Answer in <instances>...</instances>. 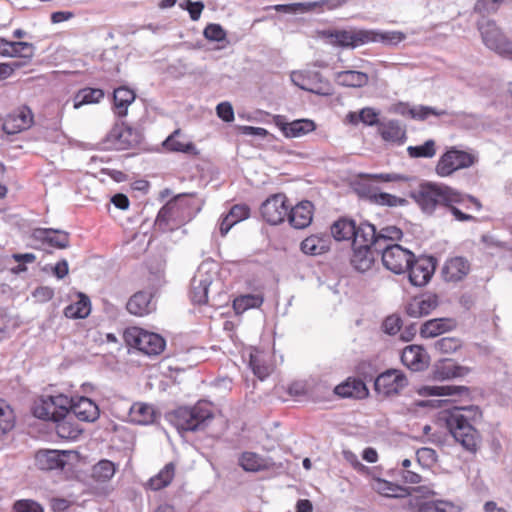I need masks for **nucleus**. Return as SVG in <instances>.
I'll use <instances>...</instances> for the list:
<instances>
[{
  "label": "nucleus",
  "instance_id": "obj_40",
  "mask_svg": "<svg viewBox=\"0 0 512 512\" xmlns=\"http://www.w3.org/2000/svg\"><path fill=\"white\" fill-rule=\"evenodd\" d=\"M334 392L335 394L343 398H362L367 395L368 390L363 381L357 379H349L346 382L337 385L334 388Z\"/></svg>",
  "mask_w": 512,
  "mask_h": 512
},
{
  "label": "nucleus",
  "instance_id": "obj_6",
  "mask_svg": "<svg viewBox=\"0 0 512 512\" xmlns=\"http://www.w3.org/2000/svg\"><path fill=\"white\" fill-rule=\"evenodd\" d=\"M127 343L148 356H156L165 349L166 342L159 334L132 328L125 333Z\"/></svg>",
  "mask_w": 512,
  "mask_h": 512
},
{
  "label": "nucleus",
  "instance_id": "obj_33",
  "mask_svg": "<svg viewBox=\"0 0 512 512\" xmlns=\"http://www.w3.org/2000/svg\"><path fill=\"white\" fill-rule=\"evenodd\" d=\"M74 416L68 410V413L60 417L55 423L56 433L60 438L74 440L78 438L83 429L79 424L74 422Z\"/></svg>",
  "mask_w": 512,
  "mask_h": 512
},
{
  "label": "nucleus",
  "instance_id": "obj_13",
  "mask_svg": "<svg viewBox=\"0 0 512 512\" xmlns=\"http://www.w3.org/2000/svg\"><path fill=\"white\" fill-rule=\"evenodd\" d=\"M407 383L406 376L400 370L389 369L377 376L374 387L378 394L393 396L406 387Z\"/></svg>",
  "mask_w": 512,
  "mask_h": 512
},
{
  "label": "nucleus",
  "instance_id": "obj_12",
  "mask_svg": "<svg viewBox=\"0 0 512 512\" xmlns=\"http://www.w3.org/2000/svg\"><path fill=\"white\" fill-rule=\"evenodd\" d=\"M142 134L131 127L115 125L108 133L106 142L114 150H126L141 142Z\"/></svg>",
  "mask_w": 512,
  "mask_h": 512
},
{
  "label": "nucleus",
  "instance_id": "obj_21",
  "mask_svg": "<svg viewBox=\"0 0 512 512\" xmlns=\"http://www.w3.org/2000/svg\"><path fill=\"white\" fill-rule=\"evenodd\" d=\"M67 451L40 450L35 455V464L41 470L62 469L66 465Z\"/></svg>",
  "mask_w": 512,
  "mask_h": 512
},
{
  "label": "nucleus",
  "instance_id": "obj_49",
  "mask_svg": "<svg viewBox=\"0 0 512 512\" xmlns=\"http://www.w3.org/2000/svg\"><path fill=\"white\" fill-rule=\"evenodd\" d=\"M40 237L48 242L51 246L64 249L69 246V236L66 232L56 231L53 229L39 230Z\"/></svg>",
  "mask_w": 512,
  "mask_h": 512
},
{
  "label": "nucleus",
  "instance_id": "obj_35",
  "mask_svg": "<svg viewBox=\"0 0 512 512\" xmlns=\"http://www.w3.org/2000/svg\"><path fill=\"white\" fill-rule=\"evenodd\" d=\"M468 389L464 386L456 385H424L418 389V394L424 397H442L462 395Z\"/></svg>",
  "mask_w": 512,
  "mask_h": 512
},
{
  "label": "nucleus",
  "instance_id": "obj_43",
  "mask_svg": "<svg viewBox=\"0 0 512 512\" xmlns=\"http://www.w3.org/2000/svg\"><path fill=\"white\" fill-rule=\"evenodd\" d=\"M378 131L385 141L402 142L405 138V130L395 120L379 123Z\"/></svg>",
  "mask_w": 512,
  "mask_h": 512
},
{
  "label": "nucleus",
  "instance_id": "obj_8",
  "mask_svg": "<svg viewBox=\"0 0 512 512\" xmlns=\"http://www.w3.org/2000/svg\"><path fill=\"white\" fill-rule=\"evenodd\" d=\"M474 162L475 157L472 154L452 147L440 156L435 171L440 177H448L458 170L472 166Z\"/></svg>",
  "mask_w": 512,
  "mask_h": 512
},
{
  "label": "nucleus",
  "instance_id": "obj_17",
  "mask_svg": "<svg viewBox=\"0 0 512 512\" xmlns=\"http://www.w3.org/2000/svg\"><path fill=\"white\" fill-rule=\"evenodd\" d=\"M275 124L287 138H299L316 129L315 122L310 119H297L287 122L284 117L276 116Z\"/></svg>",
  "mask_w": 512,
  "mask_h": 512
},
{
  "label": "nucleus",
  "instance_id": "obj_11",
  "mask_svg": "<svg viewBox=\"0 0 512 512\" xmlns=\"http://www.w3.org/2000/svg\"><path fill=\"white\" fill-rule=\"evenodd\" d=\"M189 220L184 215V207L179 198L171 200L164 205L156 218V226L162 231H172Z\"/></svg>",
  "mask_w": 512,
  "mask_h": 512
},
{
  "label": "nucleus",
  "instance_id": "obj_15",
  "mask_svg": "<svg viewBox=\"0 0 512 512\" xmlns=\"http://www.w3.org/2000/svg\"><path fill=\"white\" fill-rule=\"evenodd\" d=\"M287 199L284 194H275L266 199L260 208L263 219L271 224L277 225L287 218L289 206L286 204Z\"/></svg>",
  "mask_w": 512,
  "mask_h": 512
},
{
  "label": "nucleus",
  "instance_id": "obj_53",
  "mask_svg": "<svg viewBox=\"0 0 512 512\" xmlns=\"http://www.w3.org/2000/svg\"><path fill=\"white\" fill-rule=\"evenodd\" d=\"M15 425V416L11 407L0 399V432L3 434L13 429Z\"/></svg>",
  "mask_w": 512,
  "mask_h": 512
},
{
  "label": "nucleus",
  "instance_id": "obj_60",
  "mask_svg": "<svg viewBox=\"0 0 512 512\" xmlns=\"http://www.w3.org/2000/svg\"><path fill=\"white\" fill-rule=\"evenodd\" d=\"M249 213L250 209L247 205L237 204L230 209L227 215L231 221L237 224L238 222L247 219L249 217Z\"/></svg>",
  "mask_w": 512,
  "mask_h": 512
},
{
  "label": "nucleus",
  "instance_id": "obj_42",
  "mask_svg": "<svg viewBox=\"0 0 512 512\" xmlns=\"http://www.w3.org/2000/svg\"><path fill=\"white\" fill-rule=\"evenodd\" d=\"M239 464L245 471L249 472H257L271 466L269 459H265L254 452H244L239 458Z\"/></svg>",
  "mask_w": 512,
  "mask_h": 512
},
{
  "label": "nucleus",
  "instance_id": "obj_57",
  "mask_svg": "<svg viewBox=\"0 0 512 512\" xmlns=\"http://www.w3.org/2000/svg\"><path fill=\"white\" fill-rule=\"evenodd\" d=\"M204 37L209 41L221 42L226 39V32L220 24H208L204 31Z\"/></svg>",
  "mask_w": 512,
  "mask_h": 512
},
{
  "label": "nucleus",
  "instance_id": "obj_23",
  "mask_svg": "<svg viewBox=\"0 0 512 512\" xmlns=\"http://www.w3.org/2000/svg\"><path fill=\"white\" fill-rule=\"evenodd\" d=\"M313 218V204L310 201H302L287 213L290 225L296 229H304L309 226Z\"/></svg>",
  "mask_w": 512,
  "mask_h": 512
},
{
  "label": "nucleus",
  "instance_id": "obj_31",
  "mask_svg": "<svg viewBox=\"0 0 512 512\" xmlns=\"http://www.w3.org/2000/svg\"><path fill=\"white\" fill-rule=\"evenodd\" d=\"M455 327V321L450 318H435L426 321L421 329L420 335L423 338H434L442 333L448 332Z\"/></svg>",
  "mask_w": 512,
  "mask_h": 512
},
{
  "label": "nucleus",
  "instance_id": "obj_30",
  "mask_svg": "<svg viewBox=\"0 0 512 512\" xmlns=\"http://www.w3.org/2000/svg\"><path fill=\"white\" fill-rule=\"evenodd\" d=\"M268 358L266 353L258 349L251 350L249 354V366L260 380H264L272 372L273 367Z\"/></svg>",
  "mask_w": 512,
  "mask_h": 512
},
{
  "label": "nucleus",
  "instance_id": "obj_56",
  "mask_svg": "<svg viewBox=\"0 0 512 512\" xmlns=\"http://www.w3.org/2000/svg\"><path fill=\"white\" fill-rule=\"evenodd\" d=\"M461 347V341L455 337H443L434 343L436 351L443 354H450Z\"/></svg>",
  "mask_w": 512,
  "mask_h": 512
},
{
  "label": "nucleus",
  "instance_id": "obj_55",
  "mask_svg": "<svg viewBox=\"0 0 512 512\" xmlns=\"http://www.w3.org/2000/svg\"><path fill=\"white\" fill-rule=\"evenodd\" d=\"M374 34V40L372 42H382L387 44H398L403 41L406 36L400 31H385L380 32L376 30H370Z\"/></svg>",
  "mask_w": 512,
  "mask_h": 512
},
{
  "label": "nucleus",
  "instance_id": "obj_52",
  "mask_svg": "<svg viewBox=\"0 0 512 512\" xmlns=\"http://www.w3.org/2000/svg\"><path fill=\"white\" fill-rule=\"evenodd\" d=\"M10 51L12 54L9 58H21L31 61L35 54V47L29 42L13 41Z\"/></svg>",
  "mask_w": 512,
  "mask_h": 512
},
{
  "label": "nucleus",
  "instance_id": "obj_22",
  "mask_svg": "<svg viewBox=\"0 0 512 512\" xmlns=\"http://www.w3.org/2000/svg\"><path fill=\"white\" fill-rule=\"evenodd\" d=\"M126 308L129 313L142 317L155 311L156 305L151 292L139 291L129 299Z\"/></svg>",
  "mask_w": 512,
  "mask_h": 512
},
{
  "label": "nucleus",
  "instance_id": "obj_29",
  "mask_svg": "<svg viewBox=\"0 0 512 512\" xmlns=\"http://www.w3.org/2000/svg\"><path fill=\"white\" fill-rule=\"evenodd\" d=\"M319 77L320 75L318 72L295 71L291 74L292 82L302 90L316 94H324V91L318 83Z\"/></svg>",
  "mask_w": 512,
  "mask_h": 512
},
{
  "label": "nucleus",
  "instance_id": "obj_19",
  "mask_svg": "<svg viewBox=\"0 0 512 512\" xmlns=\"http://www.w3.org/2000/svg\"><path fill=\"white\" fill-rule=\"evenodd\" d=\"M32 123V111L28 107H22L7 115L2 127L5 133L12 135L28 129Z\"/></svg>",
  "mask_w": 512,
  "mask_h": 512
},
{
  "label": "nucleus",
  "instance_id": "obj_61",
  "mask_svg": "<svg viewBox=\"0 0 512 512\" xmlns=\"http://www.w3.org/2000/svg\"><path fill=\"white\" fill-rule=\"evenodd\" d=\"M401 318L397 315H390L385 318L382 324V329L385 333L389 335H395L399 332L401 328Z\"/></svg>",
  "mask_w": 512,
  "mask_h": 512
},
{
  "label": "nucleus",
  "instance_id": "obj_1",
  "mask_svg": "<svg viewBox=\"0 0 512 512\" xmlns=\"http://www.w3.org/2000/svg\"><path fill=\"white\" fill-rule=\"evenodd\" d=\"M410 197L416 202L421 211L427 215H433L438 210L450 212L459 222L472 221L475 218L467 212L474 208L480 211L482 205L473 196L463 194L457 189L443 183L425 181L410 192Z\"/></svg>",
  "mask_w": 512,
  "mask_h": 512
},
{
  "label": "nucleus",
  "instance_id": "obj_26",
  "mask_svg": "<svg viewBox=\"0 0 512 512\" xmlns=\"http://www.w3.org/2000/svg\"><path fill=\"white\" fill-rule=\"evenodd\" d=\"M401 361L409 369L421 371L427 366V354L421 346L410 345L402 351Z\"/></svg>",
  "mask_w": 512,
  "mask_h": 512
},
{
  "label": "nucleus",
  "instance_id": "obj_64",
  "mask_svg": "<svg viewBox=\"0 0 512 512\" xmlns=\"http://www.w3.org/2000/svg\"><path fill=\"white\" fill-rule=\"evenodd\" d=\"M359 120L369 126L375 125L378 122V113L372 108H364L359 113Z\"/></svg>",
  "mask_w": 512,
  "mask_h": 512
},
{
  "label": "nucleus",
  "instance_id": "obj_4",
  "mask_svg": "<svg viewBox=\"0 0 512 512\" xmlns=\"http://www.w3.org/2000/svg\"><path fill=\"white\" fill-rule=\"evenodd\" d=\"M321 35L333 46L350 49L372 43V40L375 39L374 34L370 30L357 28L325 30Z\"/></svg>",
  "mask_w": 512,
  "mask_h": 512
},
{
  "label": "nucleus",
  "instance_id": "obj_58",
  "mask_svg": "<svg viewBox=\"0 0 512 512\" xmlns=\"http://www.w3.org/2000/svg\"><path fill=\"white\" fill-rule=\"evenodd\" d=\"M13 512H44V509L32 499H20L13 504Z\"/></svg>",
  "mask_w": 512,
  "mask_h": 512
},
{
  "label": "nucleus",
  "instance_id": "obj_54",
  "mask_svg": "<svg viewBox=\"0 0 512 512\" xmlns=\"http://www.w3.org/2000/svg\"><path fill=\"white\" fill-rule=\"evenodd\" d=\"M419 512H458V507L447 501H430L423 503Z\"/></svg>",
  "mask_w": 512,
  "mask_h": 512
},
{
  "label": "nucleus",
  "instance_id": "obj_27",
  "mask_svg": "<svg viewBox=\"0 0 512 512\" xmlns=\"http://www.w3.org/2000/svg\"><path fill=\"white\" fill-rule=\"evenodd\" d=\"M469 373V369L456 364L452 360L439 361L433 370V377L436 380H448L453 378L464 377Z\"/></svg>",
  "mask_w": 512,
  "mask_h": 512
},
{
  "label": "nucleus",
  "instance_id": "obj_32",
  "mask_svg": "<svg viewBox=\"0 0 512 512\" xmlns=\"http://www.w3.org/2000/svg\"><path fill=\"white\" fill-rule=\"evenodd\" d=\"M403 232L400 228L396 226H386L383 227L379 232L376 231L374 227V235L370 241V244L374 245V249H382L385 245H394L390 243L392 241H398L402 238Z\"/></svg>",
  "mask_w": 512,
  "mask_h": 512
},
{
  "label": "nucleus",
  "instance_id": "obj_5",
  "mask_svg": "<svg viewBox=\"0 0 512 512\" xmlns=\"http://www.w3.org/2000/svg\"><path fill=\"white\" fill-rule=\"evenodd\" d=\"M217 275V264L213 261L202 262L191 280L190 298L194 304H205L208 291Z\"/></svg>",
  "mask_w": 512,
  "mask_h": 512
},
{
  "label": "nucleus",
  "instance_id": "obj_14",
  "mask_svg": "<svg viewBox=\"0 0 512 512\" xmlns=\"http://www.w3.org/2000/svg\"><path fill=\"white\" fill-rule=\"evenodd\" d=\"M435 267L436 263L433 257L421 256L415 258L413 256L411 265L406 270L408 271L410 283L418 287L426 285L434 274Z\"/></svg>",
  "mask_w": 512,
  "mask_h": 512
},
{
  "label": "nucleus",
  "instance_id": "obj_3",
  "mask_svg": "<svg viewBox=\"0 0 512 512\" xmlns=\"http://www.w3.org/2000/svg\"><path fill=\"white\" fill-rule=\"evenodd\" d=\"M212 418V405L206 401H199L192 407H179L174 412L175 426L182 431L202 430Z\"/></svg>",
  "mask_w": 512,
  "mask_h": 512
},
{
  "label": "nucleus",
  "instance_id": "obj_41",
  "mask_svg": "<svg viewBox=\"0 0 512 512\" xmlns=\"http://www.w3.org/2000/svg\"><path fill=\"white\" fill-rule=\"evenodd\" d=\"M175 476V465L173 463L166 464L158 474L151 477L146 483V487L153 491L161 490L167 487Z\"/></svg>",
  "mask_w": 512,
  "mask_h": 512
},
{
  "label": "nucleus",
  "instance_id": "obj_10",
  "mask_svg": "<svg viewBox=\"0 0 512 512\" xmlns=\"http://www.w3.org/2000/svg\"><path fill=\"white\" fill-rule=\"evenodd\" d=\"M375 251L377 255L381 254L384 267L395 274L404 273L411 265L414 256L411 251L396 243L385 245L384 248Z\"/></svg>",
  "mask_w": 512,
  "mask_h": 512
},
{
  "label": "nucleus",
  "instance_id": "obj_24",
  "mask_svg": "<svg viewBox=\"0 0 512 512\" xmlns=\"http://www.w3.org/2000/svg\"><path fill=\"white\" fill-rule=\"evenodd\" d=\"M438 305L435 295H423L414 297L406 305V313L413 318L428 315Z\"/></svg>",
  "mask_w": 512,
  "mask_h": 512
},
{
  "label": "nucleus",
  "instance_id": "obj_34",
  "mask_svg": "<svg viewBox=\"0 0 512 512\" xmlns=\"http://www.w3.org/2000/svg\"><path fill=\"white\" fill-rule=\"evenodd\" d=\"M335 81L344 87L361 88L368 84L369 76L361 71L345 70L335 74Z\"/></svg>",
  "mask_w": 512,
  "mask_h": 512
},
{
  "label": "nucleus",
  "instance_id": "obj_2",
  "mask_svg": "<svg viewBox=\"0 0 512 512\" xmlns=\"http://www.w3.org/2000/svg\"><path fill=\"white\" fill-rule=\"evenodd\" d=\"M478 408L474 406L455 408L446 416V425L454 439L462 447L475 453L480 443V435L471 423L472 416L477 414Z\"/></svg>",
  "mask_w": 512,
  "mask_h": 512
},
{
  "label": "nucleus",
  "instance_id": "obj_37",
  "mask_svg": "<svg viewBox=\"0 0 512 512\" xmlns=\"http://www.w3.org/2000/svg\"><path fill=\"white\" fill-rule=\"evenodd\" d=\"M395 111L401 115H410L413 119L426 120L430 116H442L446 112L444 110H437L429 106H415L409 107L406 104L400 103L396 106Z\"/></svg>",
  "mask_w": 512,
  "mask_h": 512
},
{
  "label": "nucleus",
  "instance_id": "obj_9",
  "mask_svg": "<svg viewBox=\"0 0 512 512\" xmlns=\"http://www.w3.org/2000/svg\"><path fill=\"white\" fill-rule=\"evenodd\" d=\"M70 398L63 395L42 397L34 406L33 414L42 420L56 422L68 413Z\"/></svg>",
  "mask_w": 512,
  "mask_h": 512
},
{
  "label": "nucleus",
  "instance_id": "obj_20",
  "mask_svg": "<svg viewBox=\"0 0 512 512\" xmlns=\"http://www.w3.org/2000/svg\"><path fill=\"white\" fill-rule=\"evenodd\" d=\"M470 270L471 265L468 259L462 256H455L446 260L442 268V274L446 281L458 282L463 280Z\"/></svg>",
  "mask_w": 512,
  "mask_h": 512
},
{
  "label": "nucleus",
  "instance_id": "obj_39",
  "mask_svg": "<svg viewBox=\"0 0 512 512\" xmlns=\"http://www.w3.org/2000/svg\"><path fill=\"white\" fill-rule=\"evenodd\" d=\"M77 297V301L71 303L64 309V315L67 318L83 319L91 312V302L89 297L83 293H78Z\"/></svg>",
  "mask_w": 512,
  "mask_h": 512
},
{
  "label": "nucleus",
  "instance_id": "obj_48",
  "mask_svg": "<svg viewBox=\"0 0 512 512\" xmlns=\"http://www.w3.org/2000/svg\"><path fill=\"white\" fill-rule=\"evenodd\" d=\"M263 300V297L259 294L240 295L233 301V308L237 314H240L248 309L260 307Z\"/></svg>",
  "mask_w": 512,
  "mask_h": 512
},
{
  "label": "nucleus",
  "instance_id": "obj_38",
  "mask_svg": "<svg viewBox=\"0 0 512 512\" xmlns=\"http://www.w3.org/2000/svg\"><path fill=\"white\" fill-rule=\"evenodd\" d=\"M129 419L139 425L151 424L155 419L154 408L146 403H134L129 409Z\"/></svg>",
  "mask_w": 512,
  "mask_h": 512
},
{
  "label": "nucleus",
  "instance_id": "obj_63",
  "mask_svg": "<svg viewBox=\"0 0 512 512\" xmlns=\"http://www.w3.org/2000/svg\"><path fill=\"white\" fill-rule=\"evenodd\" d=\"M217 115L223 121L230 122L234 119V111L229 102H222L217 105Z\"/></svg>",
  "mask_w": 512,
  "mask_h": 512
},
{
  "label": "nucleus",
  "instance_id": "obj_7",
  "mask_svg": "<svg viewBox=\"0 0 512 512\" xmlns=\"http://www.w3.org/2000/svg\"><path fill=\"white\" fill-rule=\"evenodd\" d=\"M331 234L337 241L352 240V243H359L373 237L374 225L363 222L357 226L353 220L342 218L331 226Z\"/></svg>",
  "mask_w": 512,
  "mask_h": 512
},
{
  "label": "nucleus",
  "instance_id": "obj_62",
  "mask_svg": "<svg viewBox=\"0 0 512 512\" xmlns=\"http://www.w3.org/2000/svg\"><path fill=\"white\" fill-rule=\"evenodd\" d=\"M362 177L381 182H399L407 180V177L397 173L364 174Z\"/></svg>",
  "mask_w": 512,
  "mask_h": 512
},
{
  "label": "nucleus",
  "instance_id": "obj_44",
  "mask_svg": "<svg viewBox=\"0 0 512 512\" xmlns=\"http://www.w3.org/2000/svg\"><path fill=\"white\" fill-rule=\"evenodd\" d=\"M369 200L377 205L387 207H402L408 204L405 198H401L386 192H376L369 190L367 194Z\"/></svg>",
  "mask_w": 512,
  "mask_h": 512
},
{
  "label": "nucleus",
  "instance_id": "obj_16",
  "mask_svg": "<svg viewBox=\"0 0 512 512\" xmlns=\"http://www.w3.org/2000/svg\"><path fill=\"white\" fill-rule=\"evenodd\" d=\"M353 253L351 256V265L359 272L368 271L375 261L376 251L374 245L370 241H361L359 243H352Z\"/></svg>",
  "mask_w": 512,
  "mask_h": 512
},
{
  "label": "nucleus",
  "instance_id": "obj_59",
  "mask_svg": "<svg viewBox=\"0 0 512 512\" xmlns=\"http://www.w3.org/2000/svg\"><path fill=\"white\" fill-rule=\"evenodd\" d=\"M180 7L188 11L191 20L197 21L204 9V4L201 1L193 2L191 0H183Z\"/></svg>",
  "mask_w": 512,
  "mask_h": 512
},
{
  "label": "nucleus",
  "instance_id": "obj_28",
  "mask_svg": "<svg viewBox=\"0 0 512 512\" xmlns=\"http://www.w3.org/2000/svg\"><path fill=\"white\" fill-rule=\"evenodd\" d=\"M136 94L134 90L120 86L113 91V112L117 117H125L128 107L135 101Z\"/></svg>",
  "mask_w": 512,
  "mask_h": 512
},
{
  "label": "nucleus",
  "instance_id": "obj_51",
  "mask_svg": "<svg viewBox=\"0 0 512 512\" xmlns=\"http://www.w3.org/2000/svg\"><path fill=\"white\" fill-rule=\"evenodd\" d=\"M436 152V143L432 139L425 141L422 145L407 147V153L411 158H433Z\"/></svg>",
  "mask_w": 512,
  "mask_h": 512
},
{
  "label": "nucleus",
  "instance_id": "obj_46",
  "mask_svg": "<svg viewBox=\"0 0 512 512\" xmlns=\"http://www.w3.org/2000/svg\"><path fill=\"white\" fill-rule=\"evenodd\" d=\"M104 97V91L99 88H83L74 97V108L78 109L86 104L98 103Z\"/></svg>",
  "mask_w": 512,
  "mask_h": 512
},
{
  "label": "nucleus",
  "instance_id": "obj_45",
  "mask_svg": "<svg viewBox=\"0 0 512 512\" xmlns=\"http://www.w3.org/2000/svg\"><path fill=\"white\" fill-rule=\"evenodd\" d=\"M181 136V130L176 129L163 142V146L173 152H183L187 154H197V149L192 142H182L178 139Z\"/></svg>",
  "mask_w": 512,
  "mask_h": 512
},
{
  "label": "nucleus",
  "instance_id": "obj_36",
  "mask_svg": "<svg viewBox=\"0 0 512 512\" xmlns=\"http://www.w3.org/2000/svg\"><path fill=\"white\" fill-rule=\"evenodd\" d=\"M330 242L327 235H311L301 242V250L307 255H321L329 250Z\"/></svg>",
  "mask_w": 512,
  "mask_h": 512
},
{
  "label": "nucleus",
  "instance_id": "obj_18",
  "mask_svg": "<svg viewBox=\"0 0 512 512\" xmlns=\"http://www.w3.org/2000/svg\"><path fill=\"white\" fill-rule=\"evenodd\" d=\"M70 413L80 421L94 422L99 418V408L87 397L70 398Z\"/></svg>",
  "mask_w": 512,
  "mask_h": 512
},
{
  "label": "nucleus",
  "instance_id": "obj_47",
  "mask_svg": "<svg viewBox=\"0 0 512 512\" xmlns=\"http://www.w3.org/2000/svg\"><path fill=\"white\" fill-rule=\"evenodd\" d=\"M116 466L109 460H100L93 466L92 477L95 481L106 483L115 475Z\"/></svg>",
  "mask_w": 512,
  "mask_h": 512
},
{
  "label": "nucleus",
  "instance_id": "obj_25",
  "mask_svg": "<svg viewBox=\"0 0 512 512\" xmlns=\"http://www.w3.org/2000/svg\"><path fill=\"white\" fill-rule=\"evenodd\" d=\"M478 29L481 33L484 44L491 50H493V48L489 45V41L495 42V44H504L503 46L507 48L511 44V41L501 33L495 22L492 20L483 18L478 22Z\"/></svg>",
  "mask_w": 512,
  "mask_h": 512
},
{
  "label": "nucleus",
  "instance_id": "obj_50",
  "mask_svg": "<svg viewBox=\"0 0 512 512\" xmlns=\"http://www.w3.org/2000/svg\"><path fill=\"white\" fill-rule=\"evenodd\" d=\"M371 486L372 489L380 495L390 498L400 497L405 491L401 486L381 478L374 479Z\"/></svg>",
  "mask_w": 512,
  "mask_h": 512
}]
</instances>
